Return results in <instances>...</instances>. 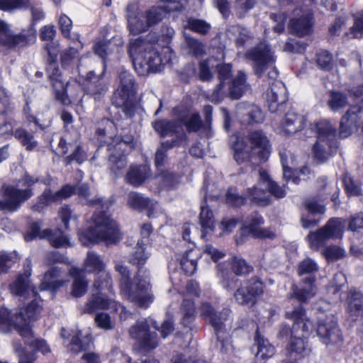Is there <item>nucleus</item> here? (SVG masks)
<instances>
[{
  "label": "nucleus",
  "mask_w": 363,
  "mask_h": 363,
  "mask_svg": "<svg viewBox=\"0 0 363 363\" xmlns=\"http://www.w3.org/2000/svg\"><path fill=\"white\" fill-rule=\"evenodd\" d=\"M121 292L128 301L142 308H149L155 300L150 274L142 267H139L132 283L122 285Z\"/></svg>",
  "instance_id": "5"
},
{
  "label": "nucleus",
  "mask_w": 363,
  "mask_h": 363,
  "mask_svg": "<svg viewBox=\"0 0 363 363\" xmlns=\"http://www.w3.org/2000/svg\"><path fill=\"white\" fill-rule=\"evenodd\" d=\"M37 237L48 239L50 244L56 248L67 245V238L61 230L56 229L52 231L45 229L41 230L40 224L34 223L30 227V231L25 235V239L26 241H30Z\"/></svg>",
  "instance_id": "23"
},
{
  "label": "nucleus",
  "mask_w": 363,
  "mask_h": 363,
  "mask_svg": "<svg viewBox=\"0 0 363 363\" xmlns=\"http://www.w3.org/2000/svg\"><path fill=\"white\" fill-rule=\"evenodd\" d=\"M181 323L186 328H191V325L196 318V306L191 298H184L181 306Z\"/></svg>",
  "instance_id": "39"
},
{
  "label": "nucleus",
  "mask_w": 363,
  "mask_h": 363,
  "mask_svg": "<svg viewBox=\"0 0 363 363\" xmlns=\"http://www.w3.org/2000/svg\"><path fill=\"white\" fill-rule=\"evenodd\" d=\"M128 204L130 208L139 211L146 210L148 217H151L157 206L156 202L155 203L149 199L143 197L137 192H130L128 194Z\"/></svg>",
  "instance_id": "32"
},
{
  "label": "nucleus",
  "mask_w": 363,
  "mask_h": 363,
  "mask_svg": "<svg viewBox=\"0 0 363 363\" xmlns=\"http://www.w3.org/2000/svg\"><path fill=\"white\" fill-rule=\"evenodd\" d=\"M286 100V90L283 84L279 81L272 82L269 90L267 92L269 110L272 113L279 111Z\"/></svg>",
  "instance_id": "25"
},
{
  "label": "nucleus",
  "mask_w": 363,
  "mask_h": 363,
  "mask_svg": "<svg viewBox=\"0 0 363 363\" xmlns=\"http://www.w3.org/2000/svg\"><path fill=\"white\" fill-rule=\"evenodd\" d=\"M234 149V159L238 164L244 163L249 164L253 169L255 166L257 164H252L251 150H245L243 149V144L240 142L235 143L233 146Z\"/></svg>",
  "instance_id": "49"
},
{
  "label": "nucleus",
  "mask_w": 363,
  "mask_h": 363,
  "mask_svg": "<svg viewBox=\"0 0 363 363\" xmlns=\"http://www.w3.org/2000/svg\"><path fill=\"white\" fill-rule=\"evenodd\" d=\"M147 320H138L129 329L130 336L137 341L135 350L138 354L149 352L158 345L157 333L150 331Z\"/></svg>",
  "instance_id": "13"
},
{
  "label": "nucleus",
  "mask_w": 363,
  "mask_h": 363,
  "mask_svg": "<svg viewBox=\"0 0 363 363\" xmlns=\"http://www.w3.org/2000/svg\"><path fill=\"white\" fill-rule=\"evenodd\" d=\"M201 316L208 318L213 328H219L220 323L217 320V313L208 303H203L200 308Z\"/></svg>",
  "instance_id": "54"
},
{
  "label": "nucleus",
  "mask_w": 363,
  "mask_h": 363,
  "mask_svg": "<svg viewBox=\"0 0 363 363\" xmlns=\"http://www.w3.org/2000/svg\"><path fill=\"white\" fill-rule=\"evenodd\" d=\"M217 71L220 83L216 86L213 92V98L219 101L223 97L224 91H223L225 84H229L232 73V67L229 64H223L217 66Z\"/></svg>",
  "instance_id": "35"
},
{
  "label": "nucleus",
  "mask_w": 363,
  "mask_h": 363,
  "mask_svg": "<svg viewBox=\"0 0 363 363\" xmlns=\"http://www.w3.org/2000/svg\"><path fill=\"white\" fill-rule=\"evenodd\" d=\"M294 17L289 21V28L296 35L301 37L310 33L313 24V14L308 9H294Z\"/></svg>",
  "instance_id": "22"
},
{
  "label": "nucleus",
  "mask_w": 363,
  "mask_h": 363,
  "mask_svg": "<svg viewBox=\"0 0 363 363\" xmlns=\"http://www.w3.org/2000/svg\"><path fill=\"white\" fill-rule=\"evenodd\" d=\"M105 264L101 257L94 252H88L84 262V269L88 272H96V277L94 283V288L97 290L112 288V281L110 274L106 271Z\"/></svg>",
  "instance_id": "15"
},
{
  "label": "nucleus",
  "mask_w": 363,
  "mask_h": 363,
  "mask_svg": "<svg viewBox=\"0 0 363 363\" xmlns=\"http://www.w3.org/2000/svg\"><path fill=\"white\" fill-rule=\"evenodd\" d=\"M217 320L220 323L219 328H213L217 337L216 347L223 353H226L231 347L230 331L232 328L233 319L231 311L223 308L219 313H217Z\"/></svg>",
  "instance_id": "20"
},
{
  "label": "nucleus",
  "mask_w": 363,
  "mask_h": 363,
  "mask_svg": "<svg viewBox=\"0 0 363 363\" xmlns=\"http://www.w3.org/2000/svg\"><path fill=\"white\" fill-rule=\"evenodd\" d=\"M13 135L28 151L33 150L38 145L33 135L26 129L17 128Z\"/></svg>",
  "instance_id": "47"
},
{
  "label": "nucleus",
  "mask_w": 363,
  "mask_h": 363,
  "mask_svg": "<svg viewBox=\"0 0 363 363\" xmlns=\"http://www.w3.org/2000/svg\"><path fill=\"white\" fill-rule=\"evenodd\" d=\"M57 202L55 194L50 189H45L43 194L38 198L36 203L32 206V209L35 211H41L49 204Z\"/></svg>",
  "instance_id": "51"
},
{
  "label": "nucleus",
  "mask_w": 363,
  "mask_h": 363,
  "mask_svg": "<svg viewBox=\"0 0 363 363\" xmlns=\"http://www.w3.org/2000/svg\"><path fill=\"white\" fill-rule=\"evenodd\" d=\"M247 138L250 145L252 164H259L267 161L270 153L267 136L261 130H254L249 133Z\"/></svg>",
  "instance_id": "18"
},
{
  "label": "nucleus",
  "mask_w": 363,
  "mask_h": 363,
  "mask_svg": "<svg viewBox=\"0 0 363 363\" xmlns=\"http://www.w3.org/2000/svg\"><path fill=\"white\" fill-rule=\"evenodd\" d=\"M133 6L127 7V20L130 32L133 35H138L147 31L150 26L145 18V13L141 15H135L131 12Z\"/></svg>",
  "instance_id": "34"
},
{
  "label": "nucleus",
  "mask_w": 363,
  "mask_h": 363,
  "mask_svg": "<svg viewBox=\"0 0 363 363\" xmlns=\"http://www.w3.org/2000/svg\"><path fill=\"white\" fill-rule=\"evenodd\" d=\"M316 333L320 341L325 345L337 344L342 341L337 320L333 315L319 318Z\"/></svg>",
  "instance_id": "19"
},
{
  "label": "nucleus",
  "mask_w": 363,
  "mask_h": 363,
  "mask_svg": "<svg viewBox=\"0 0 363 363\" xmlns=\"http://www.w3.org/2000/svg\"><path fill=\"white\" fill-rule=\"evenodd\" d=\"M164 187H172L179 182V177L169 171L162 172L157 177Z\"/></svg>",
  "instance_id": "59"
},
{
  "label": "nucleus",
  "mask_w": 363,
  "mask_h": 363,
  "mask_svg": "<svg viewBox=\"0 0 363 363\" xmlns=\"http://www.w3.org/2000/svg\"><path fill=\"white\" fill-rule=\"evenodd\" d=\"M286 317L294 320L291 327L281 325L279 335L283 338H290L285 348V354L291 360L299 359L311 352L306 336L311 330L313 324L306 318V311L301 305L286 313Z\"/></svg>",
  "instance_id": "2"
},
{
  "label": "nucleus",
  "mask_w": 363,
  "mask_h": 363,
  "mask_svg": "<svg viewBox=\"0 0 363 363\" xmlns=\"http://www.w3.org/2000/svg\"><path fill=\"white\" fill-rule=\"evenodd\" d=\"M316 128L318 136L313 146L314 157L319 162H324L337 150L335 130L327 121L318 123Z\"/></svg>",
  "instance_id": "10"
},
{
  "label": "nucleus",
  "mask_w": 363,
  "mask_h": 363,
  "mask_svg": "<svg viewBox=\"0 0 363 363\" xmlns=\"http://www.w3.org/2000/svg\"><path fill=\"white\" fill-rule=\"evenodd\" d=\"M38 181V179L26 174L16 186L3 185L1 191L5 198L0 199V211H17L21 203L33 196L32 186Z\"/></svg>",
  "instance_id": "7"
},
{
  "label": "nucleus",
  "mask_w": 363,
  "mask_h": 363,
  "mask_svg": "<svg viewBox=\"0 0 363 363\" xmlns=\"http://www.w3.org/2000/svg\"><path fill=\"white\" fill-rule=\"evenodd\" d=\"M246 199L239 195L235 189L230 188L226 193V203L232 206H240L245 203Z\"/></svg>",
  "instance_id": "62"
},
{
  "label": "nucleus",
  "mask_w": 363,
  "mask_h": 363,
  "mask_svg": "<svg viewBox=\"0 0 363 363\" xmlns=\"http://www.w3.org/2000/svg\"><path fill=\"white\" fill-rule=\"evenodd\" d=\"M246 88V74L243 71H239L237 76L230 81L228 91L235 99H239Z\"/></svg>",
  "instance_id": "40"
},
{
  "label": "nucleus",
  "mask_w": 363,
  "mask_h": 363,
  "mask_svg": "<svg viewBox=\"0 0 363 363\" xmlns=\"http://www.w3.org/2000/svg\"><path fill=\"white\" fill-rule=\"evenodd\" d=\"M69 274L74 278L72 295L77 298L82 296L86 292L88 286V282L83 274V270L71 267Z\"/></svg>",
  "instance_id": "36"
},
{
  "label": "nucleus",
  "mask_w": 363,
  "mask_h": 363,
  "mask_svg": "<svg viewBox=\"0 0 363 363\" xmlns=\"http://www.w3.org/2000/svg\"><path fill=\"white\" fill-rule=\"evenodd\" d=\"M92 340L90 335H86L82 337L81 331L72 338L70 346L71 350L75 353L83 352L84 353L89 351L91 346Z\"/></svg>",
  "instance_id": "44"
},
{
  "label": "nucleus",
  "mask_w": 363,
  "mask_h": 363,
  "mask_svg": "<svg viewBox=\"0 0 363 363\" xmlns=\"http://www.w3.org/2000/svg\"><path fill=\"white\" fill-rule=\"evenodd\" d=\"M186 45L191 52L195 57H199L205 53L204 45L202 43L193 38H186Z\"/></svg>",
  "instance_id": "60"
},
{
  "label": "nucleus",
  "mask_w": 363,
  "mask_h": 363,
  "mask_svg": "<svg viewBox=\"0 0 363 363\" xmlns=\"http://www.w3.org/2000/svg\"><path fill=\"white\" fill-rule=\"evenodd\" d=\"M345 228V221L340 218H332L320 228L311 231L307 240L311 249L318 250L324 247L330 240L342 238Z\"/></svg>",
  "instance_id": "11"
},
{
  "label": "nucleus",
  "mask_w": 363,
  "mask_h": 363,
  "mask_svg": "<svg viewBox=\"0 0 363 363\" xmlns=\"http://www.w3.org/2000/svg\"><path fill=\"white\" fill-rule=\"evenodd\" d=\"M362 109L357 106L351 107L342 118L340 127V137L346 138L357 130Z\"/></svg>",
  "instance_id": "29"
},
{
  "label": "nucleus",
  "mask_w": 363,
  "mask_h": 363,
  "mask_svg": "<svg viewBox=\"0 0 363 363\" xmlns=\"http://www.w3.org/2000/svg\"><path fill=\"white\" fill-rule=\"evenodd\" d=\"M257 352L256 357L262 359H268L274 354V347L269 344V341L264 339H260L257 336L256 340Z\"/></svg>",
  "instance_id": "50"
},
{
  "label": "nucleus",
  "mask_w": 363,
  "mask_h": 363,
  "mask_svg": "<svg viewBox=\"0 0 363 363\" xmlns=\"http://www.w3.org/2000/svg\"><path fill=\"white\" fill-rule=\"evenodd\" d=\"M199 220L202 228L201 237L205 238L207 234L213 230L215 226L213 212L205 205L201 206Z\"/></svg>",
  "instance_id": "43"
},
{
  "label": "nucleus",
  "mask_w": 363,
  "mask_h": 363,
  "mask_svg": "<svg viewBox=\"0 0 363 363\" xmlns=\"http://www.w3.org/2000/svg\"><path fill=\"white\" fill-rule=\"evenodd\" d=\"M192 253V250L185 252L180 259L181 267L187 275H192L196 269V261L191 257Z\"/></svg>",
  "instance_id": "55"
},
{
  "label": "nucleus",
  "mask_w": 363,
  "mask_h": 363,
  "mask_svg": "<svg viewBox=\"0 0 363 363\" xmlns=\"http://www.w3.org/2000/svg\"><path fill=\"white\" fill-rule=\"evenodd\" d=\"M350 34L354 38H360L363 36V10L357 13Z\"/></svg>",
  "instance_id": "63"
},
{
  "label": "nucleus",
  "mask_w": 363,
  "mask_h": 363,
  "mask_svg": "<svg viewBox=\"0 0 363 363\" xmlns=\"http://www.w3.org/2000/svg\"><path fill=\"white\" fill-rule=\"evenodd\" d=\"M134 148L132 137H128L126 140H115L108 145L110 152L109 162L111 169L117 174V172L123 169L126 165L125 155Z\"/></svg>",
  "instance_id": "17"
},
{
  "label": "nucleus",
  "mask_w": 363,
  "mask_h": 363,
  "mask_svg": "<svg viewBox=\"0 0 363 363\" xmlns=\"http://www.w3.org/2000/svg\"><path fill=\"white\" fill-rule=\"evenodd\" d=\"M154 130L162 138L166 136L173 137L177 139L182 134L185 136V142L187 136L184 133L182 124L178 121L159 120L152 123Z\"/></svg>",
  "instance_id": "28"
},
{
  "label": "nucleus",
  "mask_w": 363,
  "mask_h": 363,
  "mask_svg": "<svg viewBox=\"0 0 363 363\" xmlns=\"http://www.w3.org/2000/svg\"><path fill=\"white\" fill-rule=\"evenodd\" d=\"M258 175L257 186L247 189V196L252 203L264 207L272 203V196L277 199L285 196V190L271 179L266 170L259 169Z\"/></svg>",
  "instance_id": "8"
},
{
  "label": "nucleus",
  "mask_w": 363,
  "mask_h": 363,
  "mask_svg": "<svg viewBox=\"0 0 363 363\" xmlns=\"http://www.w3.org/2000/svg\"><path fill=\"white\" fill-rule=\"evenodd\" d=\"M48 70L52 72L50 74V78L52 80L55 81L53 84V86L55 87L57 84H59L60 89L56 91V98L60 100L62 104H67V98L65 96L64 85L61 82H58L59 77V68L56 67L55 62H50L49 67Z\"/></svg>",
  "instance_id": "48"
},
{
  "label": "nucleus",
  "mask_w": 363,
  "mask_h": 363,
  "mask_svg": "<svg viewBox=\"0 0 363 363\" xmlns=\"http://www.w3.org/2000/svg\"><path fill=\"white\" fill-rule=\"evenodd\" d=\"M23 273L18 276L16 279L9 285L11 294L23 297H35L37 291L30 284V276L32 272V263L30 259H26L23 265Z\"/></svg>",
  "instance_id": "21"
},
{
  "label": "nucleus",
  "mask_w": 363,
  "mask_h": 363,
  "mask_svg": "<svg viewBox=\"0 0 363 363\" xmlns=\"http://www.w3.org/2000/svg\"><path fill=\"white\" fill-rule=\"evenodd\" d=\"M143 245V243L138 241L137 244V250L130 259V262L133 264L142 266L146 262V260L148 258V255L145 252Z\"/></svg>",
  "instance_id": "61"
},
{
  "label": "nucleus",
  "mask_w": 363,
  "mask_h": 363,
  "mask_svg": "<svg viewBox=\"0 0 363 363\" xmlns=\"http://www.w3.org/2000/svg\"><path fill=\"white\" fill-rule=\"evenodd\" d=\"M328 106L333 111H337L345 107L348 103L345 94L339 91H330Z\"/></svg>",
  "instance_id": "52"
},
{
  "label": "nucleus",
  "mask_w": 363,
  "mask_h": 363,
  "mask_svg": "<svg viewBox=\"0 0 363 363\" xmlns=\"http://www.w3.org/2000/svg\"><path fill=\"white\" fill-rule=\"evenodd\" d=\"M264 224L263 218L257 212L249 216L243 223L244 228L252 236L259 238H272L274 234L268 229L262 228Z\"/></svg>",
  "instance_id": "26"
},
{
  "label": "nucleus",
  "mask_w": 363,
  "mask_h": 363,
  "mask_svg": "<svg viewBox=\"0 0 363 363\" xmlns=\"http://www.w3.org/2000/svg\"><path fill=\"white\" fill-rule=\"evenodd\" d=\"M33 298V300L21 308L13 319H11L7 309L0 308V331L5 332L10 325H13L14 329L22 337L29 339L33 337L30 323L38 320L43 310L38 296Z\"/></svg>",
  "instance_id": "3"
},
{
  "label": "nucleus",
  "mask_w": 363,
  "mask_h": 363,
  "mask_svg": "<svg viewBox=\"0 0 363 363\" xmlns=\"http://www.w3.org/2000/svg\"><path fill=\"white\" fill-rule=\"evenodd\" d=\"M314 277H308L302 280L300 286L293 284L291 286V298H294L301 303H306L313 298L316 293L314 284Z\"/></svg>",
  "instance_id": "27"
},
{
  "label": "nucleus",
  "mask_w": 363,
  "mask_h": 363,
  "mask_svg": "<svg viewBox=\"0 0 363 363\" xmlns=\"http://www.w3.org/2000/svg\"><path fill=\"white\" fill-rule=\"evenodd\" d=\"M62 271L57 267H52L47 271L43 277V280L39 286L40 291L51 290L55 291L57 289L65 284V281L60 279Z\"/></svg>",
  "instance_id": "31"
},
{
  "label": "nucleus",
  "mask_w": 363,
  "mask_h": 363,
  "mask_svg": "<svg viewBox=\"0 0 363 363\" xmlns=\"http://www.w3.org/2000/svg\"><path fill=\"white\" fill-rule=\"evenodd\" d=\"M228 32L235 37V44L238 47L245 46L247 43H251L254 38L252 33L245 28L239 25L230 26Z\"/></svg>",
  "instance_id": "41"
},
{
  "label": "nucleus",
  "mask_w": 363,
  "mask_h": 363,
  "mask_svg": "<svg viewBox=\"0 0 363 363\" xmlns=\"http://www.w3.org/2000/svg\"><path fill=\"white\" fill-rule=\"evenodd\" d=\"M345 251L343 248L331 245L327 247L323 251V255L328 262H335L345 257Z\"/></svg>",
  "instance_id": "56"
},
{
  "label": "nucleus",
  "mask_w": 363,
  "mask_h": 363,
  "mask_svg": "<svg viewBox=\"0 0 363 363\" xmlns=\"http://www.w3.org/2000/svg\"><path fill=\"white\" fill-rule=\"evenodd\" d=\"M96 294H93L85 305L83 312L86 313H92L97 310L108 309L113 302L107 298L102 293L101 290H97Z\"/></svg>",
  "instance_id": "33"
},
{
  "label": "nucleus",
  "mask_w": 363,
  "mask_h": 363,
  "mask_svg": "<svg viewBox=\"0 0 363 363\" xmlns=\"http://www.w3.org/2000/svg\"><path fill=\"white\" fill-rule=\"evenodd\" d=\"M305 124L304 117L294 111H289L281 122L282 131L288 135H291L301 130Z\"/></svg>",
  "instance_id": "30"
},
{
  "label": "nucleus",
  "mask_w": 363,
  "mask_h": 363,
  "mask_svg": "<svg viewBox=\"0 0 363 363\" xmlns=\"http://www.w3.org/2000/svg\"><path fill=\"white\" fill-rule=\"evenodd\" d=\"M104 72L105 69L101 74L96 75L94 71H89L84 77V91L95 100L101 99L108 91V84L103 79Z\"/></svg>",
  "instance_id": "24"
},
{
  "label": "nucleus",
  "mask_w": 363,
  "mask_h": 363,
  "mask_svg": "<svg viewBox=\"0 0 363 363\" xmlns=\"http://www.w3.org/2000/svg\"><path fill=\"white\" fill-rule=\"evenodd\" d=\"M169 12L162 6H154L144 12L145 18L150 28L162 21L165 14Z\"/></svg>",
  "instance_id": "46"
},
{
  "label": "nucleus",
  "mask_w": 363,
  "mask_h": 363,
  "mask_svg": "<svg viewBox=\"0 0 363 363\" xmlns=\"http://www.w3.org/2000/svg\"><path fill=\"white\" fill-rule=\"evenodd\" d=\"M218 276L223 286L232 291L237 286L238 279L235 275H245L250 273L253 267L247 262L239 257H234L230 262L220 264L218 266Z\"/></svg>",
  "instance_id": "12"
},
{
  "label": "nucleus",
  "mask_w": 363,
  "mask_h": 363,
  "mask_svg": "<svg viewBox=\"0 0 363 363\" xmlns=\"http://www.w3.org/2000/svg\"><path fill=\"white\" fill-rule=\"evenodd\" d=\"M185 143V136L184 135H179L177 139H172L167 140L160 144L155 153V164L157 167L162 166L166 158L167 152L169 150L178 147Z\"/></svg>",
  "instance_id": "37"
},
{
  "label": "nucleus",
  "mask_w": 363,
  "mask_h": 363,
  "mask_svg": "<svg viewBox=\"0 0 363 363\" xmlns=\"http://www.w3.org/2000/svg\"><path fill=\"white\" fill-rule=\"evenodd\" d=\"M245 57L252 62L253 72L258 77L266 74L268 79L275 80L279 76V72L274 64L276 56L269 45L265 41L260 42L254 48L248 50Z\"/></svg>",
  "instance_id": "6"
},
{
  "label": "nucleus",
  "mask_w": 363,
  "mask_h": 363,
  "mask_svg": "<svg viewBox=\"0 0 363 363\" xmlns=\"http://www.w3.org/2000/svg\"><path fill=\"white\" fill-rule=\"evenodd\" d=\"M35 40V32L32 28L13 34L9 25L0 19V46L8 49L21 48L33 44Z\"/></svg>",
  "instance_id": "14"
},
{
  "label": "nucleus",
  "mask_w": 363,
  "mask_h": 363,
  "mask_svg": "<svg viewBox=\"0 0 363 363\" xmlns=\"http://www.w3.org/2000/svg\"><path fill=\"white\" fill-rule=\"evenodd\" d=\"M180 124L182 123L189 132H196L201 127L202 121L197 113L185 112L178 115Z\"/></svg>",
  "instance_id": "42"
},
{
  "label": "nucleus",
  "mask_w": 363,
  "mask_h": 363,
  "mask_svg": "<svg viewBox=\"0 0 363 363\" xmlns=\"http://www.w3.org/2000/svg\"><path fill=\"white\" fill-rule=\"evenodd\" d=\"M149 177V169L144 165L131 166L125 176L127 183L138 187Z\"/></svg>",
  "instance_id": "38"
},
{
  "label": "nucleus",
  "mask_w": 363,
  "mask_h": 363,
  "mask_svg": "<svg viewBox=\"0 0 363 363\" xmlns=\"http://www.w3.org/2000/svg\"><path fill=\"white\" fill-rule=\"evenodd\" d=\"M129 55L135 71L142 76L160 72L169 61L164 62L151 43L140 38L130 43Z\"/></svg>",
  "instance_id": "4"
},
{
  "label": "nucleus",
  "mask_w": 363,
  "mask_h": 363,
  "mask_svg": "<svg viewBox=\"0 0 363 363\" xmlns=\"http://www.w3.org/2000/svg\"><path fill=\"white\" fill-rule=\"evenodd\" d=\"M75 194L86 201V204L99 208L94 212L92 219L94 226L90 227L79 236L83 245L104 242L106 245L116 244L121 240V235L116 223L106 214L111 203L102 199L89 200L90 196L89 186L87 184H79L75 186Z\"/></svg>",
  "instance_id": "1"
},
{
  "label": "nucleus",
  "mask_w": 363,
  "mask_h": 363,
  "mask_svg": "<svg viewBox=\"0 0 363 363\" xmlns=\"http://www.w3.org/2000/svg\"><path fill=\"white\" fill-rule=\"evenodd\" d=\"M18 255L16 252L0 253V274L6 273L11 264L18 260Z\"/></svg>",
  "instance_id": "57"
},
{
  "label": "nucleus",
  "mask_w": 363,
  "mask_h": 363,
  "mask_svg": "<svg viewBox=\"0 0 363 363\" xmlns=\"http://www.w3.org/2000/svg\"><path fill=\"white\" fill-rule=\"evenodd\" d=\"M120 83L113 96V104L121 108L127 118L134 116L137 84L133 75L122 71L119 74Z\"/></svg>",
  "instance_id": "9"
},
{
  "label": "nucleus",
  "mask_w": 363,
  "mask_h": 363,
  "mask_svg": "<svg viewBox=\"0 0 363 363\" xmlns=\"http://www.w3.org/2000/svg\"><path fill=\"white\" fill-rule=\"evenodd\" d=\"M263 282L255 277L242 282L233 294L237 303L241 306H253L263 294Z\"/></svg>",
  "instance_id": "16"
},
{
  "label": "nucleus",
  "mask_w": 363,
  "mask_h": 363,
  "mask_svg": "<svg viewBox=\"0 0 363 363\" xmlns=\"http://www.w3.org/2000/svg\"><path fill=\"white\" fill-rule=\"evenodd\" d=\"M318 270L317 264L310 258H306L298 264V273L300 276L308 274L309 277Z\"/></svg>",
  "instance_id": "58"
},
{
  "label": "nucleus",
  "mask_w": 363,
  "mask_h": 363,
  "mask_svg": "<svg viewBox=\"0 0 363 363\" xmlns=\"http://www.w3.org/2000/svg\"><path fill=\"white\" fill-rule=\"evenodd\" d=\"M317 64L323 69L329 70L332 67V56L328 51L317 54Z\"/></svg>",
  "instance_id": "64"
},
{
  "label": "nucleus",
  "mask_w": 363,
  "mask_h": 363,
  "mask_svg": "<svg viewBox=\"0 0 363 363\" xmlns=\"http://www.w3.org/2000/svg\"><path fill=\"white\" fill-rule=\"evenodd\" d=\"M185 27L201 35H206L211 28V25L205 21L194 18H189Z\"/></svg>",
  "instance_id": "53"
},
{
  "label": "nucleus",
  "mask_w": 363,
  "mask_h": 363,
  "mask_svg": "<svg viewBox=\"0 0 363 363\" xmlns=\"http://www.w3.org/2000/svg\"><path fill=\"white\" fill-rule=\"evenodd\" d=\"M347 303L348 311L356 315L363 309V294L355 289L349 291Z\"/></svg>",
  "instance_id": "45"
}]
</instances>
